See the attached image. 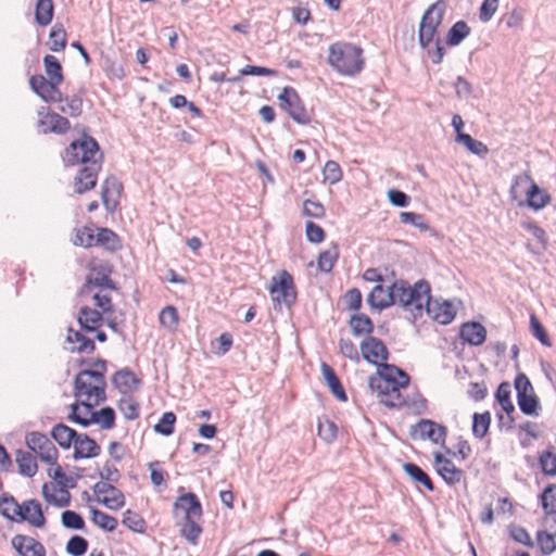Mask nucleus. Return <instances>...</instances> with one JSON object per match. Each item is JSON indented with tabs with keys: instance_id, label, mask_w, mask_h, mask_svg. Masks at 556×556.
<instances>
[{
	"instance_id": "obj_1",
	"label": "nucleus",
	"mask_w": 556,
	"mask_h": 556,
	"mask_svg": "<svg viewBox=\"0 0 556 556\" xmlns=\"http://www.w3.org/2000/svg\"><path fill=\"white\" fill-rule=\"evenodd\" d=\"M62 157L65 166L83 165L74 178L76 193L83 194L97 186V177L102 166L103 153L93 137L84 134L80 139L72 141L65 148Z\"/></svg>"
},
{
	"instance_id": "obj_2",
	"label": "nucleus",
	"mask_w": 556,
	"mask_h": 556,
	"mask_svg": "<svg viewBox=\"0 0 556 556\" xmlns=\"http://www.w3.org/2000/svg\"><path fill=\"white\" fill-rule=\"evenodd\" d=\"M51 438L64 450L74 446L73 458H93L100 455L101 446L87 433H79L65 424H56L50 432Z\"/></svg>"
},
{
	"instance_id": "obj_3",
	"label": "nucleus",
	"mask_w": 556,
	"mask_h": 556,
	"mask_svg": "<svg viewBox=\"0 0 556 556\" xmlns=\"http://www.w3.org/2000/svg\"><path fill=\"white\" fill-rule=\"evenodd\" d=\"M0 515L9 521H26L35 528H42L47 522L39 501L30 498L20 505L10 493L0 495Z\"/></svg>"
},
{
	"instance_id": "obj_4",
	"label": "nucleus",
	"mask_w": 556,
	"mask_h": 556,
	"mask_svg": "<svg viewBox=\"0 0 556 556\" xmlns=\"http://www.w3.org/2000/svg\"><path fill=\"white\" fill-rule=\"evenodd\" d=\"M328 64L344 76L354 77L365 65L363 49L350 42H334L329 47Z\"/></svg>"
},
{
	"instance_id": "obj_5",
	"label": "nucleus",
	"mask_w": 556,
	"mask_h": 556,
	"mask_svg": "<svg viewBox=\"0 0 556 556\" xmlns=\"http://www.w3.org/2000/svg\"><path fill=\"white\" fill-rule=\"evenodd\" d=\"M400 306L410 311L415 320L422 315L425 303L431 300V287L426 279H419L414 285L400 279Z\"/></svg>"
},
{
	"instance_id": "obj_6",
	"label": "nucleus",
	"mask_w": 556,
	"mask_h": 556,
	"mask_svg": "<svg viewBox=\"0 0 556 556\" xmlns=\"http://www.w3.org/2000/svg\"><path fill=\"white\" fill-rule=\"evenodd\" d=\"M410 378L408 374L394 364L382 363L378 365L375 375L368 378V387L379 395H387L389 388H407Z\"/></svg>"
},
{
	"instance_id": "obj_7",
	"label": "nucleus",
	"mask_w": 556,
	"mask_h": 556,
	"mask_svg": "<svg viewBox=\"0 0 556 556\" xmlns=\"http://www.w3.org/2000/svg\"><path fill=\"white\" fill-rule=\"evenodd\" d=\"M525 184H529L530 186L526 191V200H520L518 202L519 207L527 206L532 211L538 212L551 203L552 195L547 192V190L542 189L538 184H535L529 173H523L514 177L509 189V197L511 200L517 199L518 187Z\"/></svg>"
},
{
	"instance_id": "obj_8",
	"label": "nucleus",
	"mask_w": 556,
	"mask_h": 556,
	"mask_svg": "<svg viewBox=\"0 0 556 556\" xmlns=\"http://www.w3.org/2000/svg\"><path fill=\"white\" fill-rule=\"evenodd\" d=\"M106 380L103 371L88 368L80 370L74 379V396L86 395L88 399L94 395L96 405L106 400Z\"/></svg>"
},
{
	"instance_id": "obj_9",
	"label": "nucleus",
	"mask_w": 556,
	"mask_h": 556,
	"mask_svg": "<svg viewBox=\"0 0 556 556\" xmlns=\"http://www.w3.org/2000/svg\"><path fill=\"white\" fill-rule=\"evenodd\" d=\"M268 291L271 295L274 309H281V306L290 308L298 299L296 288L290 273L282 269L270 279Z\"/></svg>"
},
{
	"instance_id": "obj_10",
	"label": "nucleus",
	"mask_w": 556,
	"mask_h": 556,
	"mask_svg": "<svg viewBox=\"0 0 556 556\" xmlns=\"http://www.w3.org/2000/svg\"><path fill=\"white\" fill-rule=\"evenodd\" d=\"M279 106L287 112V114L300 125H307L311 123V117L305 109V105L300 98L298 91L290 86H287L277 97Z\"/></svg>"
},
{
	"instance_id": "obj_11",
	"label": "nucleus",
	"mask_w": 556,
	"mask_h": 556,
	"mask_svg": "<svg viewBox=\"0 0 556 556\" xmlns=\"http://www.w3.org/2000/svg\"><path fill=\"white\" fill-rule=\"evenodd\" d=\"M25 442L27 447L43 463L56 465L59 451L46 434L38 431L28 432L25 437Z\"/></svg>"
},
{
	"instance_id": "obj_12",
	"label": "nucleus",
	"mask_w": 556,
	"mask_h": 556,
	"mask_svg": "<svg viewBox=\"0 0 556 556\" xmlns=\"http://www.w3.org/2000/svg\"><path fill=\"white\" fill-rule=\"evenodd\" d=\"M409 435L413 440H429L433 444L445 446L447 428L431 419H420L410 426Z\"/></svg>"
},
{
	"instance_id": "obj_13",
	"label": "nucleus",
	"mask_w": 556,
	"mask_h": 556,
	"mask_svg": "<svg viewBox=\"0 0 556 556\" xmlns=\"http://www.w3.org/2000/svg\"><path fill=\"white\" fill-rule=\"evenodd\" d=\"M400 279H396L387 290L382 285H376L367 295V303L371 308L381 312L395 304L400 305Z\"/></svg>"
},
{
	"instance_id": "obj_14",
	"label": "nucleus",
	"mask_w": 556,
	"mask_h": 556,
	"mask_svg": "<svg viewBox=\"0 0 556 556\" xmlns=\"http://www.w3.org/2000/svg\"><path fill=\"white\" fill-rule=\"evenodd\" d=\"M362 357L369 364H372L378 367V365H382L389 358V351L383 343V341L379 338L369 336L366 337L359 345Z\"/></svg>"
},
{
	"instance_id": "obj_15",
	"label": "nucleus",
	"mask_w": 556,
	"mask_h": 556,
	"mask_svg": "<svg viewBox=\"0 0 556 556\" xmlns=\"http://www.w3.org/2000/svg\"><path fill=\"white\" fill-rule=\"evenodd\" d=\"M11 546L18 556H47L43 544L29 535L15 534L11 539Z\"/></svg>"
},
{
	"instance_id": "obj_16",
	"label": "nucleus",
	"mask_w": 556,
	"mask_h": 556,
	"mask_svg": "<svg viewBox=\"0 0 556 556\" xmlns=\"http://www.w3.org/2000/svg\"><path fill=\"white\" fill-rule=\"evenodd\" d=\"M426 313L441 325H448L456 316V311L451 301L444 300L442 303L429 300L425 303Z\"/></svg>"
},
{
	"instance_id": "obj_17",
	"label": "nucleus",
	"mask_w": 556,
	"mask_h": 556,
	"mask_svg": "<svg viewBox=\"0 0 556 556\" xmlns=\"http://www.w3.org/2000/svg\"><path fill=\"white\" fill-rule=\"evenodd\" d=\"M174 509L184 511L182 519H201L203 516L202 504L197 494L192 492L179 495L174 502Z\"/></svg>"
},
{
	"instance_id": "obj_18",
	"label": "nucleus",
	"mask_w": 556,
	"mask_h": 556,
	"mask_svg": "<svg viewBox=\"0 0 556 556\" xmlns=\"http://www.w3.org/2000/svg\"><path fill=\"white\" fill-rule=\"evenodd\" d=\"M460 339L472 346L482 345L486 339V329L479 321L464 323L459 331Z\"/></svg>"
},
{
	"instance_id": "obj_19",
	"label": "nucleus",
	"mask_w": 556,
	"mask_h": 556,
	"mask_svg": "<svg viewBox=\"0 0 556 556\" xmlns=\"http://www.w3.org/2000/svg\"><path fill=\"white\" fill-rule=\"evenodd\" d=\"M104 321L103 313L87 305L81 306L77 314V323L86 332H94Z\"/></svg>"
},
{
	"instance_id": "obj_20",
	"label": "nucleus",
	"mask_w": 556,
	"mask_h": 556,
	"mask_svg": "<svg viewBox=\"0 0 556 556\" xmlns=\"http://www.w3.org/2000/svg\"><path fill=\"white\" fill-rule=\"evenodd\" d=\"M320 371H321L323 378H324L329 391L331 392V394L338 401L346 402L348 394H346L344 387L341 383L339 377L337 376L334 369L327 363L323 362L320 364Z\"/></svg>"
},
{
	"instance_id": "obj_21",
	"label": "nucleus",
	"mask_w": 556,
	"mask_h": 556,
	"mask_svg": "<svg viewBox=\"0 0 556 556\" xmlns=\"http://www.w3.org/2000/svg\"><path fill=\"white\" fill-rule=\"evenodd\" d=\"M113 386L123 393L136 390L141 386V380L129 368H123L112 376Z\"/></svg>"
},
{
	"instance_id": "obj_22",
	"label": "nucleus",
	"mask_w": 556,
	"mask_h": 556,
	"mask_svg": "<svg viewBox=\"0 0 556 556\" xmlns=\"http://www.w3.org/2000/svg\"><path fill=\"white\" fill-rule=\"evenodd\" d=\"M348 325L354 337H369L375 329L371 318L358 312L350 316Z\"/></svg>"
},
{
	"instance_id": "obj_23",
	"label": "nucleus",
	"mask_w": 556,
	"mask_h": 556,
	"mask_svg": "<svg viewBox=\"0 0 556 556\" xmlns=\"http://www.w3.org/2000/svg\"><path fill=\"white\" fill-rule=\"evenodd\" d=\"M445 11L446 2L444 0H438L424 12L419 23H424L425 26L438 28L443 22Z\"/></svg>"
},
{
	"instance_id": "obj_24",
	"label": "nucleus",
	"mask_w": 556,
	"mask_h": 556,
	"mask_svg": "<svg viewBox=\"0 0 556 556\" xmlns=\"http://www.w3.org/2000/svg\"><path fill=\"white\" fill-rule=\"evenodd\" d=\"M91 271L92 274L87 275L90 285L99 289L117 290L115 281L110 277L111 269L106 270L104 266L99 265L91 267Z\"/></svg>"
},
{
	"instance_id": "obj_25",
	"label": "nucleus",
	"mask_w": 556,
	"mask_h": 556,
	"mask_svg": "<svg viewBox=\"0 0 556 556\" xmlns=\"http://www.w3.org/2000/svg\"><path fill=\"white\" fill-rule=\"evenodd\" d=\"M15 456V462L17 464L20 475L27 478H33L38 470L37 460L33 454L20 448L16 451Z\"/></svg>"
},
{
	"instance_id": "obj_26",
	"label": "nucleus",
	"mask_w": 556,
	"mask_h": 556,
	"mask_svg": "<svg viewBox=\"0 0 556 556\" xmlns=\"http://www.w3.org/2000/svg\"><path fill=\"white\" fill-rule=\"evenodd\" d=\"M403 471L416 483L422 484L429 492H433L435 486L429 475L415 463L403 464Z\"/></svg>"
},
{
	"instance_id": "obj_27",
	"label": "nucleus",
	"mask_w": 556,
	"mask_h": 556,
	"mask_svg": "<svg viewBox=\"0 0 556 556\" xmlns=\"http://www.w3.org/2000/svg\"><path fill=\"white\" fill-rule=\"evenodd\" d=\"M93 245L104 247L111 252L121 249V240L117 233L106 227L98 228V233L94 235Z\"/></svg>"
},
{
	"instance_id": "obj_28",
	"label": "nucleus",
	"mask_w": 556,
	"mask_h": 556,
	"mask_svg": "<svg viewBox=\"0 0 556 556\" xmlns=\"http://www.w3.org/2000/svg\"><path fill=\"white\" fill-rule=\"evenodd\" d=\"M116 414L111 406H105L99 410L92 412L90 418H88V427L91 424H98L104 430H110L115 426Z\"/></svg>"
},
{
	"instance_id": "obj_29",
	"label": "nucleus",
	"mask_w": 556,
	"mask_h": 556,
	"mask_svg": "<svg viewBox=\"0 0 556 556\" xmlns=\"http://www.w3.org/2000/svg\"><path fill=\"white\" fill-rule=\"evenodd\" d=\"M520 412L526 416L536 417L542 409L541 402L535 392L517 396Z\"/></svg>"
},
{
	"instance_id": "obj_30",
	"label": "nucleus",
	"mask_w": 556,
	"mask_h": 556,
	"mask_svg": "<svg viewBox=\"0 0 556 556\" xmlns=\"http://www.w3.org/2000/svg\"><path fill=\"white\" fill-rule=\"evenodd\" d=\"M56 86L54 81L47 79L45 76L40 74L33 75L29 78V87L34 93H36L42 101L47 100L46 97L51 91H56Z\"/></svg>"
},
{
	"instance_id": "obj_31",
	"label": "nucleus",
	"mask_w": 556,
	"mask_h": 556,
	"mask_svg": "<svg viewBox=\"0 0 556 556\" xmlns=\"http://www.w3.org/2000/svg\"><path fill=\"white\" fill-rule=\"evenodd\" d=\"M54 16V4L52 0H37L35 4V22L39 26L49 25Z\"/></svg>"
},
{
	"instance_id": "obj_32",
	"label": "nucleus",
	"mask_w": 556,
	"mask_h": 556,
	"mask_svg": "<svg viewBox=\"0 0 556 556\" xmlns=\"http://www.w3.org/2000/svg\"><path fill=\"white\" fill-rule=\"evenodd\" d=\"M91 521L106 532H113L117 528L118 521L115 517L96 508L90 507Z\"/></svg>"
},
{
	"instance_id": "obj_33",
	"label": "nucleus",
	"mask_w": 556,
	"mask_h": 556,
	"mask_svg": "<svg viewBox=\"0 0 556 556\" xmlns=\"http://www.w3.org/2000/svg\"><path fill=\"white\" fill-rule=\"evenodd\" d=\"M339 258V247L332 243L331 247L319 253L317 258V268L321 273L328 274L332 270L334 263Z\"/></svg>"
},
{
	"instance_id": "obj_34",
	"label": "nucleus",
	"mask_w": 556,
	"mask_h": 556,
	"mask_svg": "<svg viewBox=\"0 0 556 556\" xmlns=\"http://www.w3.org/2000/svg\"><path fill=\"white\" fill-rule=\"evenodd\" d=\"M491 426V413L485 410L483 413H473L472 415V435L477 439H483Z\"/></svg>"
},
{
	"instance_id": "obj_35",
	"label": "nucleus",
	"mask_w": 556,
	"mask_h": 556,
	"mask_svg": "<svg viewBox=\"0 0 556 556\" xmlns=\"http://www.w3.org/2000/svg\"><path fill=\"white\" fill-rule=\"evenodd\" d=\"M42 61L45 72L48 75L49 79L60 86L64 80L63 68L60 61L51 54L45 55Z\"/></svg>"
},
{
	"instance_id": "obj_36",
	"label": "nucleus",
	"mask_w": 556,
	"mask_h": 556,
	"mask_svg": "<svg viewBox=\"0 0 556 556\" xmlns=\"http://www.w3.org/2000/svg\"><path fill=\"white\" fill-rule=\"evenodd\" d=\"M470 34V27L465 21L456 22L447 31L446 45L458 46Z\"/></svg>"
},
{
	"instance_id": "obj_37",
	"label": "nucleus",
	"mask_w": 556,
	"mask_h": 556,
	"mask_svg": "<svg viewBox=\"0 0 556 556\" xmlns=\"http://www.w3.org/2000/svg\"><path fill=\"white\" fill-rule=\"evenodd\" d=\"M198 518L182 519L180 523V534L189 543L195 545L200 534L202 533V527L198 522Z\"/></svg>"
},
{
	"instance_id": "obj_38",
	"label": "nucleus",
	"mask_w": 556,
	"mask_h": 556,
	"mask_svg": "<svg viewBox=\"0 0 556 556\" xmlns=\"http://www.w3.org/2000/svg\"><path fill=\"white\" fill-rule=\"evenodd\" d=\"M61 525L68 530L86 532V522L83 516L75 510H64L61 514Z\"/></svg>"
},
{
	"instance_id": "obj_39",
	"label": "nucleus",
	"mask_w": 556,
	"mask_h": 556,
	"mask_svg": "<svg viewBox=\"0 0 556 556\" xmlns=\"http://www.w3.org/2000/svg\"><path fill=\"white\" fill-rule=\"evenodd\" d=\"M455 140L464 144L466 149L475 155L483 156L489 152L488 147L482 141L472 138L469 134H460L456 136Z\"/></svg>"
},
{
	"instance_id": "obj_40",
	"label": "nucleus",
	"mask_w": 556,
	"mask_h": 556,
	"mask_svg": "<svg viewBox=\"0 0 556 556\" xmlns=\"http://www.w3.org/2000/svg\"><path fill=\"white\" fill-rule=\"evenodd\" d=\"M122 523L130 531L136 533H144L147 530V523L144 519L138 514L130 509H127L123 514Z\"/></svg>"
},
{
	"instance_id": "obj_41",
	"label": "nucleus",
	"mask_w": 556,
	"mask_h": 556,
	"mask_svg": "<svg viewBox=\"0 0 556 556\" xmlns=\"http://www.w3.org/2000/svg\"><path fill=\"white\" fill-rule=\"evenodd\" d=\"M318 435L327 443L336 440L338 427L334 421L330 420L327 416L318 418Z\"/></svg>"
},
{
	"instance_id": "obj_42",
	"label": "nucleus",
	"mask_w": 556,
	"mask_h": 556,
	"mask_svg": "<svg viewBox=\"0 0 556 556\" xmlns=\"http://www.w3.org/2000/svg\"><path fill=\"white\" fill-rule=\"evenodd\" d=\"M98 503L111 510H118L125 506V496L118 488L114 486L108 495L98 497Z\"/></svg>"
},
{
	"instance_id": "obj_43",
	"label": "nucleus",
	"mask_w": 556,
	"mask_h": 556,
	"mask_svg": "<svg viewBox=\"0 0 556 556\" xmlns=\"http://www.w3.org/2000/svg\"><path fill=\"white\" fill-rule=\"evenodd\" d=\"M539 498L545 515L556 513V484L546 485Z\"/></svg>"
},
{
	"instance_id": "obj_44",
	"label": "nucleus",
	"mask_w": 556,
	"mask_h": 556,
	"mask_svg": "<svg viewBox=\"0 0 556 556\" xmlns=\"http://www.w3.org/2000/svg\"><path fill=\"white\" fill-rule=\"evenodd\" d=\"M49 38L51 43L49 49L53 52H59L63 50L66 46V31L62 24L56 23L52 26Z\"/></svg>"
},
{
	"instance_id": "obj_45",
	"label": "nucleus",
	"mask_w": 556,
	"mask_h": 556,
	"mask_svg": "<svg viewBox=\"0 0 556 556\" xmlns=\"http://www.w3.org/2000/svg\"><path fill=\"white\" fill-rule=\"evenodd\" d=\"M530 332L544 346H552L548 333L535 314L530 315Z\"/></svg>"
},
{
	"instance_id": "obj_46",
	"label": "nucleus",
	"mask_w": 556,
	"mask_h": 556,
	"mask_svg": "<svg viewBox=\"0 0 556 556\" xmlns=\"http://www.w3.org/2000/svg\"><path fill=\"white\" fill-rule=\"evenodd\" d=\"M89 542L81 535H73L65 545V552L71 556H83L87 553Z\"/></svg>"
},
{
	"instance_id": "obj_47",
	"label": "nucleus",
	"mask_w": 556,
	"mask_h": 556,
	"mask_svg": "<svg viewBox=\"0 0 556 556\" xmlns=\"http://www.w3.org/2000/svg\"><path fill=\"white\" fill-rule=\"evenodd\" d=\"M117 407L127 420H135L139 417L140 405L131 396L122 397L117 403Z\"/></svg>"
},
{
	"instance_id": "obj_48",
	"label": "nucleus",
	"mask_w": 556,
	"mask_h": 556,
	"mask_svg": "<svg viewBox=\"0 0 556 556\" xmlns=\"http://www.w3.org/2000/svg\"><path fill=\"white\" fill-rule=\"evenodd\" d=\"M555 533H549L546 530L536 532V542L543 555L548 556L556 551Z\"/></svg>"
},
{
	"instance_id": "obj_49",
	"label": "nucleus",
	"mask_w": 556,
	"mask_h": 556,
	"mask_svg": "<svg viewBox=\"0 0 556 556\" xmlns=\"http://www.w3.org/2000/svg\"><path fill=\"white\" fill-rule=\"evenodd\" d=\"M402 388H389V392L386 396V399H381V403L391 409H401L407 405L406 396H403L401 393Z\"/></svg>"
},
{
	"instance_id": "obj_50",
	"label": "nucleus",
	"mask_w": 556,
	"mask_h": 556,
	"mask_svg": "<svg viewBox=\"0 0 556 556\" xmlns=\"http://www.w3.org/2000/svg\"><path fill=\"white\" fill-rule=\"evenodd\" d=\"M176 415L173 412H165L153 429L156 433L168 437L175 431Z\"/></svg>"
},
{
	"instance_id": "obj_51",
	"label": "nucleus",
	"mask_w": 556,
	"mask_h": 556,
	"mask_svg": "<svg viewBox=\"0 0 556 556\" xmlns=\"http://www.w3.org/2000/svg\"><path fill=\"white\" fill-rule=\"evenodd\" d=\"M66 105L60 106V111L71 117H78L83 113V97L80 94L65 96Z\"/></svg>"
},
{
	"instance_id": "obj_52",
	"label": "nucleus",
	"mask_w": 556,
	"mask_h": 556,
	"mask_svg": "<svg viewBox=\"0 0 556 556\" xmlns=\"http://www.w3.org/2000/svg\"><path fill=\"white\" fill-rule=\"evenodd\" d=\"M399 219L402 224H410L420 231H427L430 229V226L426 222L424 215L415 212H401Z\"/></svg>"
},
{
	"instance_id": "obj_53",
	"label": "nucleus",
	"mask_w": 556,
	"mask_h": 556,
	"mask_svg": "<svg viewBox=\"0 0 556 556\" xmlns=\"http://www.w3.org/2000/svg\"><path fill=\"white\" fill-rule=\"evenodd\" d=\"M539 464L545 476H556V455L551 450L542 452L539 457Z\"/></svg>"
},
{
	"instance_id": "obj_54",
	"label": "nucleus",
	"mask_w": 556,
	"mask_h": 556,
	"mask_svg": "<svg viewBox=\"0 0 556 556\" xmlns=\"http://www.w3.org/2000/svg\"><path fill=\"white\" fill-rule=\"evenodd\" d=\"M324 180L334 185L342 179V169L336 161H327L323 169Z\"/></svg>"
},
{
	"instance_id": "obj_55",
	"label": "nucleus",
	"mask_w": 556,
	"mask_h": 556,
	"mask_svg": "<svg viewBox=\"0 0 556 556\" xmlns=\"http://www.w3.org/2000/svg\"><path fill=\"white\" fill-rule=\"evenodd\" d=\"M160 323L169 330L176 329L178 325V311L175 306L168 305L160 313Z\"/></svg>"
},
{
	"instance_id": "obj_56",
	"label": "nucleus",
	"mask_w": 556,
	"mask_h": 556,
	"mask_svg": "<svg viewBox=\"0 0 556 556\" xmlns=\"http://www.w3.org/2000/svg\"><path fill=\"white\" fill-rule=\"evenodd\" d=\"M94 242L93 229L88 226H84L81 229H76L75 238L73 239L74 245L91 248Z\"/></svg>"
},
{
	"instance_id": "obj_57",
	"label": "nucleus",
	"mask_w": 556,
	"mask_h": 556,
	"mask_svg": "<svg viewBox=\"0 0 556 556\" xmlns=\"http://www.w3.org/2000/svg\"><path fill=\"white\" fill-rule=\"evenodd\" d=\"M97 475L101 480H104L110 483H116L119 481L122 475L119 470L110 462H105L101 469H97Z\"/></svg>"
},
{
	"instance_id": "obj_58",
	"label": "nucleus",
	"mask_w": 556,
	"mask_h": 556,
	"mask_svg": "<svg viewBox=\"0 0 556 556\" xmlns=\"http://www.w3.org/2000/svg\"><path fill=\"white\" fill-rule=\"evenodd\" d=\"M122 189L121 182L117 180L114 176H109L101 186V200L102 203L106 206L109 210V193L110 191H116L119 192Z\"/></svg>"
},
{
	"instance_id": "obj_59",
	"label": "nucleus",
	"mask_w": 556,
	"mask_h": 556,
	"mask_svg": "<svg viewBox=\"0 0 556 556\" xmlns=\"http://www.w3.org/2000/svg\"><path fill=\"white\" fill-rule=\"evenodd\" d=\"M305 235L307 241L315 244L323 242L326 237L323 227L311 220L305 224Z\"/></svg>"
},
{
	"instance_id": "obj_60",
	"label": "nucleus",
	"mask_w": 556,
	"mask_h": 556,
	"mask_svg": "<svg viewBox=\"0 0 556 556\" xmlns=\"http://www.w3.org/2000/svg\"><path fill=\"white\" fill-rule=\"evenodd\" d=\"M508 530H509L510 538L514 541L521 543L528 547L534 546L532 539L530 538L528 531L523 527L517 526V525H511V526H509Z\"/></svg>"
},
{
	"instance_id": "obj_61",
	"label": "nucleus",
	"mask_w": 556,
	"mask_h": 556,
	"mask_svg": "<svg viewBox=\"0 0 556 556\" xmlns=\"http://www.w3.org/2000/svg\"><path fill=\"white\" fill-rule=\"evenodd\" d=\"M48 116H49L50 123H51V126H50L51 132L65 134L71 128L70 121L66 117H64L58 113H49Z\"/></svg>"
},
{
	"instance_id": "obj_62",
	"label": "nucleus",
	"mask_w": 556,
	"mask_h": 556,
	"mask_svg": "<svg viewBox=\"0 0 556 556\" xmlns=\"http://www.w3.org/2000/svg\"><path fill=\"white\" fill-rule=\"evenodd\" d=\"M521 227L529 231L542 245L543 249L547 247V237L545 230L534 222H522Z\"/></svg>"
},
{
	"instance_id": "obj_63",
	"label": "nucleus",
	"mask_w": 556,
	"mask_h": 556,
	"mask_svg": "<svg viewBox=\"0 0 556 556\" xmlns=\"http://www.w3.org/2000/svg\"><path fill=\"white\" fill-rule=\"evenodd\" d=\"M303 213L308 217L320 219L325 216V207L320 202L307 199L303 202Z\"/></svg>"
},
{
	"instance_id": "obj_64",
	"label": "nucleus",
	"mask_w": 556,
	"mask_h": 556,
	"mask_svg": "<svg viewBox=\"0 0 556 556\" xmlns=\"http://www.w3.org/2000/svg\"><path fill=\"white\" fill-rule=\"evenodd\" d=\"M407 405L405 407L413 408L416 415H421L427 410L426 397L416 391L412 396H406Z\"/></svg>"
}]
</instances>
